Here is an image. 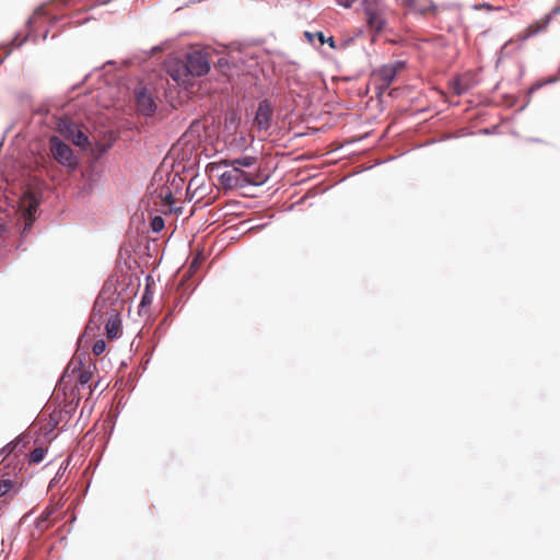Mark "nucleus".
<instances>
[{"label":"nucleus","instance_id":"obj_1","mask_svg":"<svg viewBox=\"0 0 560 560\" xmlns=\"http://www.w3.org/2000/svg\"><path fill=\"white\" fill-rule=\"evenodd\" d=\"M167 73L178 84H190L196 77L205 75L210 70V62L206 52L192 50L184 59L174 58L167 61Z\"/></svg>","mask_w":560,"mask_h":560},{"label":"nucleus","instance_id":"obj_2","mask_svg":"<svg viewBox=\"0 0 560 560\" xmlns=\"http://www.w3.org/2000/svg\"><path fill=\"white\" fill-rule=\"evenodd\" d=\"M361 5L369 31L381 34L387 26L388 9L377 0H363Z\"/></svg>","mask_w":560,"mask_h":560},{"label":"nucleus","instance_id":"obj_3","mask_svg":"<svg viewBox=\"0 0 560 560\" xmlns=\"http://www.w3.org/2000/svg\"><path fill=\"white\" fill-rule=\"evenodd\" d=\"M406 61L396 60L394 62L382 66L373 72L376 88L385 91L395 81L396 77L406 69Z\"/></svg>","mask_w":560,"mask_h":560},{"label":"nucleus","instance_id":"obj_4","mask_svg":"<svg viewBox=\"0 0 560 560\" xmlns=\"http://www.w3.org/2000/svg\"><path fill=\"white\" fill-rule=\"evenodd\" d=\"M49 144L51 155L58 163L62 164L63 166H67L71 171L77 168L78 161L73 155L71 148L68 144L62 142L58 137H51L49 140Z\"/></svg>","mask_w":560,"mask_h":560},{"label":"nucleus","instance_id":"obj_5","mask_svg":"<svg viewBox=\"0 0 560 560\" xmlns=\"http://www.w3.org/2000/svg\"><path fill=\"white\" fill-rule=\"evenodd\" d=\"M220 183L225 188H236V187H245L246 185L253 184L256 185L258 182L253 177L249 172L241 170L238 167H232L223 172L220 175Z\"/></svg>","mask_w":560,"mask_h":560},{"label":"nucleus","instance_id":"obj_6","mask_svg":"<svg viewBox=\"0 0 560 560\" xmlns=\"http://www.w3.org/2000/svg\"><path fill=\"white\" fill-rule=\"evenodd\" d=\"M560 14V4L552 8V10L546 14L542 19L528 25L522 33L518 34V40H526L532 36H535L546 31L555 15Z\"/></svg>","mask_w":560,"mask_h":560},{"label":"nucleus","instance_id":"obj_7","mask_svg":"<svg viewBox=\"0 0 560 560\" xmlns=\"http://www.w3.org/2000/svg\"><path fill=\"white\" fill-rule=\"evenodd\" d=\"M273 109L268 100L259 102L256 115L254 117L253 127L259 131H267L272 121Z\"/></svg>","mask_w":560,"mask_h":560},{"label":"nucleus","instance_id":"obj_8","mask_svg":"<svg viewBox=\"0 0 560 560\" xmlns=\"http://www.w3.org/2000/svg\"><path fill=\"white\" fill-rule=\"evenodd\" d=\"M136 102L138 110L145 116H151L155 113L158 105L151 92L147 88H140L136 92Z\"/></svg>","mask_w":560,"mask_h":560},{"label":"nucleus","instance_id":"obj_9","mask_svg":"<svg viewBox=\"0 0 560 560\" xmlns=\"http://www.w3.org/2000/svg\"><path fill=\"white\" fill-rule=\"evenodd\" d=\"M402 4L416 14L430 15L436 13V7L432 0H402Z\"/></svg>","mask_w":560,"mask_h":560},{"label":"nucleus","instance_id":"obj_10","mask_svg":"<svg viewBox=\"0 0 560 560\" xmlns=\"http://www.w3.org/2000/svg\"><path fill=\"white\" fill-rule=\"evenodd\" d=\"M105 314L107 315L105 324L106 335L109 339H115L121 332V320L119 314L115 308H112L109 312H106Z\"/></svg>","mask_w":560,"mask_h":560},{"label":"nucleus","instance_id":"obj_11","mask_svg":"<svg viewBox=\"0 0 560 560\" xmlns=\"http://www.w3.org/2000/svg\"><path fill=\"white\" fill-rule=\"evenodd\" d=\"M177 178V175H173L172 184H168L170 178L166 180V183L162 184L161 186L156 187L153 191V194L156 196L158 199L163 201L167 206H172L174 203L173 198V185Z\"/></svg>","mask_w":560,"mask_h":560},{"label":"nucleus","instance_id":"obj_12","mask_svg":"<svg viewBox=\"0 0 560 560\" xmlns=\"http://www.w3.org/2000/svg\"><path fill=\"white\" fill-rule=\"evenodd\" d=\"M38 201L31 191L23 195L21 199V208L24 211L25 218L32 222L34 213L36 212Z\"/></svg>","mask_w":560,"mask_h":560},{"label":"nucleus","instance_id":"obj_13","mask_svg":"<svg viewBox=\"0 0 560 560\" xmlns=\"http://www.w3.org/2000/svg\"><path fill=\"white\" fill-rule=\"evenodd\" d=\"M304 37L307 39L310 44H314V40L317 39L319 45L328 44L330 48L337 49L336 42L332 36L326 37L323 32H304Z\"/></svg>","mask_w":560,"mask_h":560},{"label":"nucleus","instance_id":"obj_14","mask_svg":"<svg viewBox=\"0 0 560 560\" xmlns=\"http://www.w3.org/2000/svg\"><path fill=\"white\" fill-rule=\"evenodd\" d=\"M256 163H257V159L255 156H249V155H246V156H243L240 159H234V160H224L221 162V164H223L225 166L238 167L241 170H242V167L250 168L254 165H256Z\"/></svg>","mask_w":560,"mask_h":560},{"label":"nucleus","instance_id":"obj_15","mask_svg":"<svg viewBox=\"0 0 560 560\" xmlns=\"http://www.w3.org/2000/svg\"><path fill=\"white\" fill-rule=\"evenodd\" d=\"M19 486L16 481H13L11 479H2L0 480V498L5 497L10 493H18Z\"/></svg>","mask_w":560,"mask_h":560},{"label":"nucleus","instance_id":"obj_16","mask_svg":"<svg viewBox=\"0 0 560 560\" xmlns=\"http://www.w3.org/2000/svg\"><path fill=\"white\" fill-rule=\"evenodd\" d=\"M67 137L78 147H85L88 144V136L79 129L70 130Z\"/></svg>","mask_w":560,"mask_h":560},{"label":"nucleus","instance_id":"obj_17","mask_svg":"<svg viewBox=\"0 0 560 560\" xmlns=\"http://www.w3.org/2000/svg\"><path fill=\"white\" fill-rule=\"evenodd\" d=\"M46 452H47V448H45L43 446L34 448L28 455L30 464H39L40 462H43Z\"/></svg>","mask_w":560,"mask_h":560},{"label":"nucleus","instance_id":"obj_18","mask_svg":"<svg viewBox=\"0 0 560 560\" xmlns=\"http://www.w3.org/2000/svg\"><path fill=\"white\" fill-rule=\"evenodd\" d=\"M18 444H19V441H12V442L8 443L5 446H3L0 450V457L5 458V457L10 456L13 453V451L15 450V447L18 446Z\"/></svg>","mask_w":560,"mask_h":560},{"label":"nucleus","instance_id":"obj_19","mask_svg":"<svg viewBox=\"0 0 560 560\" xmlns=\"http://www.w3.org/2000/svg\"><path fill=\"white\" fill-rule=\"evenodd\" d=\"M151 229L153 232H161L164 229V220L162 217L156 215L151 220Z\"/></svg>","mask_w":560,"mask_h":560},{"label":"nucleus","instance_id":"obj_20","mask_svg":"<svg viewBox=\"0 0 560 560\" xmlns=\"http://www.w3.org/2000/svg\"><path fill=\"white\" fill-rule=\"evenodd\" d=\"M106 349V343L104 340H97L92 348V352L94 355H101Z\"/></svg>","mask_w":560,"mask_h":560},{"label":"nucleus","instance_id":"obj_21","mask_svg":"<svg viewBox=\"0 0 560 560\" xmlns=\"http://www.w3.org/2000/svg\"><path fill=\"white\" fill-rule=\"evenodd\" d=\"M92 380V372L89 370H83L79 374V383L81 385L88 384Z\"/></svg>","mask_w":560,"mask_h":560},{"label":"nucleus","instance_id":"obj_22","mask_svg":"<svg viewBox=\"0 0 560 560\" xmlns=\"http://www.w3.org/2000/svg\"><path fill=\"white\" fill-rule=\"evenodd\" d=\"M52 512V509H47L46 511H44L42 515L38 517V526L42 524V522L48 521Z\"/></svg>","mask_w":560,"mask_h":560},{"label":"nucleus","instance_id":"obj_23","mask_svg":"<svg viewBox=\"0 0 560 560\" xmlns=\"http://www.w3.org/2000/svg\"><path fill=\"white\" fill-rule=\"evenodd\" d=\"M98 307V304L96 303L94 308H93V313H92V320H101L102 319V314H101V310L97 308Z\"/></svg>","mask_w":560,"mask_h":560},{"label":"nucleus","instance_id":"obj_24","mask_svg":"<svg viewBox=\"0 0 560 560\" xmlns=\"http://www.w3.org/2000/svg\"><path fill=\"white\" fill-rule=\"evenodd\" d=\"M336 1H337L338 4H340V5L345 7V8H350L358 0H336Z\"/></svg>","mask_w":560,"mask_h":560},{"label":"nucleus","instance_id":"obj_25","mask_svg":"<svg viewBox=\"0 0 560 560\" xmlns=\"http://www.w3.org/2000/svg\"><path fill=\"white\" fill-rule=\"evenodd\" d=\"M465 90H466V89H465V88H463V86L460 85V83H459V82H456L455 88H454V91H455V93H456L457 95L463 94V93L465 92Z\"/></svg>","mask_w":560,"mask_h":560},{"label":"nucleus","instance_id":"obj_26","mask_svg":"<svg viewBox=\"0 0 560 560\" xmlns=\"http://www.w3.org/2000/svg\"><path fill=\"white\" fill-rule=\"evenodd\" d=\"M40 14H44V9H38L35 11L33 18L30 20L32 21L33 19H35L36 16L40 15Z\"/></svg>","mask_w":560,"mask_h":560},{"label":"nucleus","instance_id":"obj_27","mask_svg":"<svg viewBox=\"0 0 560 560\" xmlns=\"http://www.w3.org/2000/svg\"><path fill=\"white\" fill-rule=\"evenodd\" d=\"M480 8L488 9V10L492 9V7L489 4H481Z\"/></svg>","mask_w":560,"mask_h":560}]
</instances>
